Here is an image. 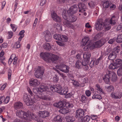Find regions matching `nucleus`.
I'll use <instances>...</instances> for the list:
<instances>
[{
    "instance_id": "6ab92c4d",
    "label": "nucleus",
    "mask_w": 122,
    "mask_h": 122,
    "mask_svg": "<svg viewBox=\"0 0 122 122\" xmlns=\"http://www.w3.org/2000/svg\"><path fill=\"white\" fill-rule=\"evenodd\" d=\"M39 116L42 118H45L49 115V112L47 111H40L38 112Z\"/></svg>"
},
{
    "instance_id": "a19ab883",
    "label": "nucleus",
    "mask_w": 122,
    "mask_h": 122,
    "mask_svg": "<svg viewBox=\"0 0 122 122\" xmlns=\"http://www.w3.org/2000/svg\"><path fill=\"white\" fill-rule=\"evenodd\" d=\"M117 73L119 76H122V66H120L117 70Z\"/></svg>"
},
{
    "instance_id": "7c9ffc66",
    "label": "nucleus",
    "mask_w": 122,
    "mask_h": 122,
    "mask_svg": "<svg viewBox=\"0 0 122 122\" xmlns=\"http://www.w3.org/2000/svg\"><path fill=\"white\" fill-rule=\"evenodd\" d=\"M110 78V75L109 74H107V72L106 74L105 75L103 78V79L105 82H109Z\"/></svg>"
},
{
    "instance_id": "9d476101",
    "label": "nucleus",
    "mask_w": 122,
    "mask_h": 122,
    "mask_svg": "<svg viewBox=\"0 0 122 122\" xmlns=\"http://www.w3.org/2000/svg\"><path fill=\"white\" fill-rule=\"evenodd\" d=\"M104 23L103 20L102 19H98L95 23L96 29L98 31H100L103 29Z\"/></svg>"
},
{
    "instance_id": "37998d69",
    "label": "nucleus",
    "mask_w": 122,
    "mask_h": 122,
    "mask_svg": "<svg viewBox=\"0 0 122 122\" xmlns=\"http://www.w3.org/2000/svg\"><path fill=\"white\" fill-rule=\"evenodd\" d=\"M93 99H97L99 100L102 99V97L100 95L96 94L93 95L92 97Z\"/></svg>"
},
{
    "instance_id": "f3484780",
    "label": "nucleus",
    "mask_w": 122,
    "mask_h": 122,
    "mask_svg": "<svg viewBox=\"0 0 122 122\" xmlns=\"http://www.w3.org/2000/svg\"><path fill=\"white\" fill-rule=\"evenodd\" d=\"M107 73L109 74L110 79L112 81H115L117 80V75L114 72L108 71H107Z\"/></svg>"
},
{
    "instance_id": "f03ea898",
    "label": "nucleus",
    "mask_w": 122,
    "mask_h": 122,
    "mask_svg": "<svg viewBox=\"0 0 122 122\" xmlns=\"http://www.w3.org/2000/svg\"><path fill=\"white\" fill-rule=\"evenodd\" d=\"M18 113L20 114H23V117H22V118L28 121L30 120V119L35 120L38 122H43V119L42 118H37L36 115H34L33 113L29 111H28L27 112H25L22 111L18 112Z\"/></svg>"
},
{
    "instance_id": "c03bdc74",
    "label": "nucleus",
    "mask_w": 122,
    "mask_h": 122,
    "mask_svg": "<svg viewBox=\"0 0 122 122\" xmlns=\"http://www.w3.org/2000/svg\"><path fill=\"white\" fill-rule=\"evenodd\" d=\"M54 27L56 28V29L59 30H62L61 26L59 24L57 23L55 24Z\"/></svg>"
},
{
    "instance_id": "2eb2a0df",
    "label": "nucleus",
    "mask_w": 122,
    "mask_h": 122,
    "mask_svg": "<svg viewBox=\"0 0 122 122\" xmlns=\"http://www.w3.org/2000/svg\"><path fill=\"white\" fill-rule=\"evenodd\" d=\"M61 85L57 84L56 85L51 86L50 87V89L53 92H56L59 93L61 90Z\"/></svg>"
},
{
    "instance_id": "a878e982",
    "label": "nucleus",
    "mask_w": 122,
    "mask_h": 122,
    "mask_svg": "<svg viewBox=\"0 0 122 122\" xmlns=\"http://www.w3.org/2000/svg\"><path fill=\"white\" fill-rule=\"evenodd\" d=\"M91 56V53L89 52H86L84 53L83 57L84 59L90 60Z\"/></svg>"
},
{
    "instance_id": "c85d7f7f",
    "label": "nucleus",
    "mask_w": 122,
    "mask_h": 122,
    "mask_svg": "<svg viewBox=\"0 0 122 122\" xmlns=\"http://www.w3.org/2000/svg\"><path fill=\"white\" fill-rule=\"evenodd\" d=\"M117 55L114 52H112L110 53L108 56V57L109 60H112L115 58L116 57Z\"/></svg>"
},
{
    "instance_id": "412c9836",
    "label": "nucleus",
    "mask_w": 122,
    "mask_h": 122,
    "mask_svg": "<svg viewBox=\"0 0 122 122\" xmlns=\"http://www.w3.org/2000/svg\"><path fill=\"white\" fill-rule=\"evenodd\" d=\"M24 101L27 106L31 105L32 103L30 102L29 100L28 95L26 93H25L23 96Z\"/></svg>"
},
{
    "instance_id": "39448f33",
    "label": "nucleus",
    "mask_w": 122,
    "mask_h": 122,
    "mask_svg": "<svg viewBox=\"0 0 122 122\" xmlns=\"http://www.w3.org/2000/svg\"><path fill=\"white\" fill-rule=\"evenodd\" d=\"M53 106L55 107H73V105L71 103L65 102L63 101H61L58 103L54 104Z\"/></svg>"
},
{
    "instance_id": "de8ad7c7",
    "label": "nucleus",
    "mask_w": 122,
    "mask_h": 122,
    "mask_svg": "<svg viewBox=\"0 0 122 122\" xmlns=\"http://www.w3.org/2000/svg\"><path fill=\"white\" fill-rule=\"evenodd\" d=\"M15 56H16V55L15 54H13L11 55L10 58L8 62L10 64L13 61V58Z\"/></svg>"
},
{
    "instance_id": "49530a36",
    "label": "nucleus",
    "mask_w": 122,
    "mask_h": 122,
    "mask_svg": "<svg viewBox=\"0 0 122 122\" xmlns=\"http://www.w3.org/2000/svg\"><path fill=\"white\" fill-rule=\"evenodd\" d=\"M88 5L90 7L93 8L95 6V3L94 2L91 1L88 3Z\"/></svg>"
},
{
    "instance_id": "4468645a",
    "label": "nucleus",
    "mask_w": 122,
    "mask_h": 122,
    "mask_svg": "<svg viewBox=\"0 0 122 122\" xmlns=\"http://www.w3.org/2000/svg\"><path fill=\"white\" fill-rule=\"evenodd\" d=\"M106 42L104 39H102L94 43L93 44V46L95 48L100 47L103 45Z\"/></svg>"
},
{
    "instance_id": "f8f14e48",
    "label": "nucleus",
    "mask_w": 122,
    "mask_h": 122,
    "mask_svg": "<svg viewBox=\"0 0 122 122\" xmlns=\"http://www.w3.org/2000/svg\"><path fill=\"white\" fill-rule=\"evenodd\" d=\"M43 35L46 42H50L51 41L52 36L49 31L47 30L44 31L43 32Z\"/></svg>"
},
{
    "instance_id": "aec40b11",
    "label": "nucleus",
    "mask_w": 122,
    "mask_h": 122,
    "mask_svg": "<svg viewBox=\"0 0 122 122\" xmlns=\"http://www.w3.org/2000/svg\"><path fill=\"white\" fill-rule=\"evenodd\" d=\"M30 86H35L38 85L40 82L37 79H32L29 82Z\"/></svg>"
},
{
    "instance_id": "f257e3e1",
    "label": "nucleus",
    "mask_w": 122,
    "mask_h": 122,
    "mask_svg": "<svg viewBox=\"0 0 122 122\" xmlns=\"http://www.w3.org/2000/svg\"><path fill=\"white\" fill-rule=\"evenodd\" d=\"M62 15L63 17L65 20L63 22L64 25L68 28H71L73 29L74 26L71 24V22H73L76 21V17H74V15H73L67 17L66 11L64 9L62 13Z\"/></svg>"
},
{
    "instance_id": "2f4dec72",
    "label": "nucleus",
    "mask_w": 122,
    "mask_h": 122,
    "mask_svg": "<svg viewBox=\"0 0 122 122\" xmlns=\"http://www.w3.org/2000/svg\"><path fill=\"white\" fill-rule=\"evenodd\" d=\"M78 6L79 9H80L79 12H83L85 11L84 9L85 8V6L84 4H79L78 5Z\"/></svg>"
},
{
    "instance_id": "cd10ccee",
    "label": "nucleus",
    "mask_w": 122,
    "mask_h": 122,
    "mask_svg": "<svg viewBox=\"0 0 122 122\" xmlns=\"http://www.w3.org/2000/svg\"><path fill=\"white\" fill-rule=\"evenodd\" d=\"M105 88L107 91L109 92L113 91L114 90V87L112 85L106 86Z\"/></svg>"
},
{
    "instance_id": "1a4fd4ad",
    "label": "nucleus",
    "mask_w": 122,
    "mask_h": 122,
    "mask_svg": "<svg viewBox=\"0 0 122 122\" xmlns=\"http://www.w3.org/2000/svg\"><path fill=\"white\" fill-rule=\"evenodd\" d=\"M44 72V68L43 67L39 66L38 68L34 73L35 76L37 78H40L43 76Z\"/></svg>"
},
{
    "instance_id": "79ce46f5",
    "label": "nucleus",
    "mask_w": 122,
    "mask_h": 122,
    "mask_svg": "<svg viewBox=\"0 0 122 122\" xmlns=\"http://www.w3.org/2000/svg\"><path fill=\"white\" fill-rule=\"evenodd\" d=\"M15 107H22L23 106V103L20 102L15 103L14 104Z\"/></svg>"
},
{
    "instance_id": "774afa93",
    "label": "nucleus",
    "mask_w": 122,
    "mask_h": 122,
    "mask_svg": "<svg viewBox=\"0 0 122 122\" xmlns=\"http://www.w3.org/2000/svg\"><path fill=\"white\" fill-rule=\"evenodd\" d=\"M115 39L114 38L110 39L108 41V43L110 44H112L115 41Z\"/></svg>"
},
{
    "instance_id": "c9c22d12",
    "label": "nucleus",
    "mask_w": 122,
    "mask_h": 122,
    "mask_svg": "<svg viewBox=\"0 0 122 122\" xmlns=\"http://www.w3.org/2000/svg\"><path fill=\"white\" fill-rule=\"evenodd\" d=\"M96 89L100 93H103V90L100 86L98 84H97L96 85Z\"/></svg>"
},
{
    "instance_id": "72a5a7b5",
    "label": "nucleus",
    "mask_w": 122,
    "mask_h": 122,
    "mask_svg": "<svg viewBox=\"0 0 122 122\" xmlns=\"http://www.w3.org/2000/svg\"><path fill=\"white\" fill-rule=\"evenodd\" d=\"M118 68V66H117L114 63H111L109 66V68L110 69L113 70Z\"/></svg>"
},
{
    "instance_id": "dca6fc26",
    "label": "nucleus",
    "mask_w": 122,
    "mask_h": 122,
    "mask_svg": "<svg viewBox=\"0 0 122 122\" xmlns=\"http://www.w3.org/2000/svg\"><path fill=\"white\" fill-rule=\"evenodd\" d=\"M58 69L62 71L65 73H68L69 67L64 64H61L58 66Z\"/></svg>"
},
{
    "instance_id": "5fc2aeb1",
    "label": "nucleus",
    "mask_w": 122,
    "mask_h": 122,
    "mask_svg": "<svg viewBox=\"0 0 122 122\" xmlns=\"http://www.w3.org/2000/svg\"><path fill=\"white\" fill-rule=\"evenodd\" d=\"M38 90H39V88L34 89L33 90V92L38 95L39 94H40L41 93L40 92V91H39Z\"/></svg>"
},
{
    "instance_id": "0eeeda50",
    "label": "nucleus",
    "mask_w": 122,
    "mask_h": 122,
    "mask_svg": "<svg viewBox=\"0 0 122 122\" xmlns=\"http://www.w3.org/2000/svg\"><path fill=\"white\" fill-rule=\"evenodd\" d=\"M34 97V98L33 99L31 97V101L32 102H35L36 100L37 101H39L41 99L46 100H49V97L48 96L44 95L43 94H41L39 96L36 95H35Z\"/></svg>"
},
{
    "instance_id": "0e129e2a",
    "label": "nucleus",
    "mask_w": 122,
    "mask_h": 122,
    "mask_svg": "<svg viewBox=\"0 0 122 122\" xmlns=\"http://www.w3.org/2000/svg\"><path fill=\"white\" fill-rule=\"evenodd\" d=\"M95 61V59H94L93 60H92L91 61L90 64V66L91 67H92L93 66L94 64Z\"/></svg>"
},
{
    "instance_id": "6e6d98bb",
    "label": "nucleus",
    "mask_w": 122,
    "mask_h": 122,
    "mask_svg": "<svg viewBox=\"0 0 122 122\" xmlns=\"http://www.w3.org/2000/svg\"><path fill=\"white\" fill-rule=\"evenodd\" d=\"M5 100V97L2 96L0 97V104L2 103H4V101Z\"/></svg>"
},
{
    "instance_id": "4c0bfd02",
    "label": "nucleus",
    "mask_w": 122,
    "mask_h": 122,
    "mask_svg": "<svg viewBox=\"0 0 122 122\" xmlns=\"http://www.w3.org/2000/svg\"><path fill=\"white\" fill-rule=\"evenodd\" d=\"M110 2L109 1H107L103 2V5L104 8H107L109 6Z\"/></svg>"
},
{
    "instance_id": "bf43d9fd",
    "label": "nucleus",
    "mask_w": 122,
    "mask_h": 122,
    "mask_svg": "<svg viewBox=\"0 0 122 122\" xmlns=\"http://www.w3.org/2000/svg\"><path fill=\"white\" fill-rule=\"evenodd\" d=\"M46 0H41L40 5L41 6H43L46 3Z\"/></svg>"
},
{
    "instance_id": "58836bf2",
    "label": "nucleus",
    "mask_w": 122,
    "mask_h": 122,
    "mask_svg": "<svg viewBox=\"0 0 122 122\" xmlns=\"http://www.w3.org/2000/svg\"><path fill=\"white\" fill-rule=\"evenodd\" d=\"M116 41L118 43L122 42V34L119 35Z\"/></svg>"
},
{
    "instance_id": "3c124183",
    "label": "nucleus",
    "mask_w": 122,
    "mask_h": 122,
    "mask_svg": "<svg viewBox=\"0 0 122 122\" xmlns=\"http://www.w3.org/2000/svg\"><path fill=\"white\" fill-rule=\"evenodd\" d=\"M103 59V56H101L97 59L95 62V64L96 65H97L99 62H100L101 60Z\"/></svg>"
},
{
    "instance_id": "ddd939ff",
    "label": "nucleus",
    "mask_w": 122,
    "mask_h": 122,
    "mask_svg": "<svg viewBox=\"0 0 122 122\" xmlns=\"http://www.w3.org/2000/svg\"><path fill=\"white\" fill-rule=\"evenodd\" d=\"M122 96V92L120 91L112 92L111 94V97L115 99L120 98Z\"/></svg>"
},
{
    "instance_id": "7ed1b4c3",
    "label": "nucleus",
    "mask_w": 122,
    "mask_h": 122,
    "mask_svg": "<svg viewBox=\"0 0 122 122\" xmlns=\"http://www.w3.org/2000/svg\"><path fill=\"white\" fill-rule=\"evenodd\" d=\"M41 57L46 61L49 62L50 61H54L57 60L59 56L52 53L46 52L42 53L40 54Z\"/></svg>"
},
{
    "instance_id": "a18cd8bd",
    "label": "nucleus",
    "mask_w": 122,
    "mask_h": 122,
    "mask_svg": "<svg viewBox=\"0 0 122 122\" xmlns=\"http://www.w3.org/2000/svg\"><path fill=\"white\" fill-rule=\"evenodd\" d=\"M83 119V121H84V122H88L89 121L90 119V116L87 115L85 116Z\"/></svg>"
},
{
    "instance_id": "4be33fe9",
    "label": "nucleus",
    "mask_w": 122,
    "mask_h": 122,
    "mask_svg": "<svg viewBox=\"0 0 122 122\" xmlns=\"http://www.w3.org/2000/svg\"><path fill=\"white\" fill-rule=\"evenodd\" d=\"M50 89V88H49L46 86V85H44V84H43L40 86L38 90L39 91H40V92L41 93L42 92L49 91V89Z\"/></svg>"
},
{
    "instance_id": "864d4df0",
    "label": "nucleus",
    "mask_w": 122,
    "mask_h": 122,
    "mask_svg": "<svg viewBox=\"0 0 122 122\" xmlns=\"http://www.w3.org/2000/svg\"><path fill=\"white\" fill-rule=\"evenodd\" d=\"M109 6L111 10H114L116 7L115 5L112 4L111 3H110Z\"/></svg>"
},
{
    "instance_id": "338daca9",
    "label": "nucleus",
    "mask_w": 122,
    "mask_h": 122,
    "mask_svg": "<svg viewBox=\"0 0 122 122\" xmlns=\"http://www.w3.org/2000/svg\"><path fill=\"white\" fill-rule=\"evenodd\" d=\"M9 38H11L13 35V33L12 31H9L8 32Z\"/></svg>"
},
{
    "instance_id": "69168bd1",
    "label": "nucleus",
    "mask_w": 122,
    "mask_h": 122,
    "mask_svg": "<svg viewBox=\"0 0 122 122\" xmlns=\"http://www.w3.org/2000/svg\"><path fill=\"white\" fill-rule=\"evenodd\" d=\"M15 45L16 46L17 48H19L20 46V43L19 41H17L15 44Z\"/></svg>"
},
{
    "instance_id": "473e14b6",
    "label": "nucleus",
    "mask_w": 122,
    "mask_h": 122,
    "mask_svg": "<svg viewBox=\"0 0 122 122\" xmlns=\"http://www.w3.org/2000/svg\"><path fill=\"white\" fill-rule=\"evenodd\" d=\"M117 66H118V67L120 66H122V61L120 59H118L116 60L114 63Z\"/></svg>"
},
{
    "instance_id": "ea45409f",
    "label": "nucleus",
    "mask_w": 122,
    "mask_h": 122,
    "mask_svg": "<svg viewBox=\"0 0 122 122\" xmlns=\"http://www.w3.org/2000/svg\"><path fill=\"white\" fill-rule=\"evenodd\" d=\"M119 51L120 47L118 46H117L113 49L112 52H115V53L117 55V53H119Z\"/></svg>"
},
{
    "instance_id": "b1692460",
    "label": "nucleus",
    "mask_w": 122,
    "mask_h": 122,
    "mask_svg": "<svg viewBox=\"0 0 122 122\" xmlns=\"http://www.w3.org/2000/svg\"><path fill=\"white\" fill-rule=\"evenodd\" d=\"M59 38V41L62 42H66L68 39V37L67 36L62 34H60Z\"/></svg>"
},
{
    "instance_id": "6e6552de",
    "label": "nucleus",
    "mask_w": 122,
    "mask_h": 122,
    "mask_svg": "<svg viewBox=\"0 0 122 122\" xmlns=\"http://www.w3.org/2000/svg\"><path fill=\"white\" fill-rule=\"evenodd\" d=\"M82 60L81 59H78L77 60V68H80L82 67V66L87 65L88 64L90 60L84 59V61L82 62Z\"/></svg>"
},
{
    "instance_id": "603ef678",
    "label": "nucleus",
    "mask_w": 122,
    "mask_h": 122,
    "mask_svg": "<svg viewBox=\"0 0 122 122\" xmlns=\"http://www.w3.org/2000/svg\"><path fill=\"white\" fill-rule=\"evenodd\" d=\"M60 34H55L53 36V38L56 40H58V41H59L60 39Z\"/></svg>"
},
{
    "instance_id": "a211bd4d",
    "label": "nucleus",
    "mask_w": 122,
    "mask_h": 122,
    "mask_svg": "<svg viewBox=\"0 0 122 122\" xmlns=\"http://www.w3.org/2000/svg\"><path fill=\"white\" fill-rule=\"evenodd\" d=\"M51 17L54 21L58 22H60L61 21V18L58 16L54 11H52L51 13Z\"/></svg>"
},
{
    "instance_id": "13d9d810",
    "label": "nucleus",
    "mask_w": 122,
    "mask_h": 122,
    "mask_svg": "<svg viewBox=\"0 0 122 122\" xmlns=\"http://www.w3.org/2000/svg\"><path fill=\"white\" fill-rule=\"evenodd\" d=\"M10 98L9 96H7L6 98H5V100L4 101V103H7L9 101Z\"/></svg>"
},
{
    "instance_id": "5701e85b",
    "label": "nucleus",
    "mask_w": 122,
    "mask_h": 122,
    "mask_svg": "<svg viewBox=\"0 0 122 122\" xmlns=\"http://www.w3.org/2000/svg\"><path fill=\"white\" fill-rule=\"evenodd\" d=\"M62 108L60 109L59 112L63 114H66L69 112V109L68 107H61Z\"/></svg>"
},
{
    "instance_id": "c756f323",
    "label": "nucleus",
    "mask_w": 122,
    "mask_h": 122,
    "mask_svg": "<svg viewBox=\"0 0 122 122\" xmlns=\"http://www.w3.org/2000/svg\"><path fill=\"white\" fill-rule=\"evenodd\" d=\"M68 90L67 87H65L62 90H61L59 94L61 95H65L68 92Z\"/></svg>"
},
{
    "instance_id": "bb28decb",
    "label": "nucleus",
    "mask_w": 122,
    "mask_h": 122,
    "mask_svg": "<svg viewBox=\"0 0 122 122\" xmlns=\"http://www.w3.org/2000/svg\"><path fill=\"white\" fill-rule=\"evenodd\" d=\"M43 47L44 49L47 51L50 50L51 48V46L49 43L46 42L43 44Z\"/></svg>"
},
{
    "instance_id": "e433bc0d",
    "label": "nucleus",
    "mask_w": 122,
    "mask_h": 122,
    "mask_svg": "<svg viewBox=\"0 0 122 122\" xmlns=\"http://www.w3.org/2000/svg\"><path fill=\"white\" fill-rule=\"evenodd\" d=\"M54 120L56 122H61L62 120L61 117L60 116H56L54 118Z\"/></svg>"
},
{
    "instance_id": "680f3d73",
    "label": "nucleus",
    "mask_w": 122,
    "mask_h": 122,
    "mask_svg": "<svg viewBox=\"0 0 122 122\" xmlns=\"http://www.w3.org/2000/svg\"><path fill=\"white\" fill-rule=\"evenodd\" d=\"M17 59L18 58L17 57L15 56L14 57V58H13V64L14 65H15L16 64Z\"/></svg>"
},
{
    "instance_id": "393cba45",
    "label": "nucleus",
    "mask_w": 122,
    "mask_h": 122,
    "mask_svg": "<svg viewBox=\"0 0 122 122\" xmlns=\"http://www.w3.org/2000/svg\"><path fill=\"white\" fill-rule=\"evenodd\" d=\"M84 114V112L81 109L77 110V116L78 117H83Z\"/></svg>"
},
{
    "instance_id": "423d86ee",
    "label": "nucleus",
    "mask_w": 122,
    "mask_h": 122,
    "mask_svg": "<svg viewBox=\"0 0 122 122\" xmlns=\"http://www.w3.org/2000/svg\"><path fill=\"white\" fill-rule=\"evenodd\" d=\"M89 38L87 36H85L83 38L81 43V44L83 46H85L83 48L84 50H88L90 48Z\"/></svg>"
},
{
    "instance_id": "f704fd0d",
    "label": "nucleus",
    "mask_w": 122,
    "mask_h": 122,
    "mask_svg": "<svg viewBox=\"0 0 122 122\" xmlns=\"http://www.w3.org/2000/svg\"><path fill=\"white\" fill-rule=\"evenodd\" d=\"M66 120L67 122H72L74 120V119L73 117L68 116L66 117Z\"/></svg>"
},
{
    "instance_id": "e2e57ef3",
    "label": "nucleus",
    "mask_w": 122,
    "mask_h": 122,
    "mask_svg": "<svg viewBox=\"0 0 122 122\" xmlns=\"http://www.w3.org/2000/svg\"><path fill=\"white\" fill-rule=\"evenodd\" d=\"M85 93L86 96L88 97H89L91 96V93L89 90H86Z\"/></svg>"
},
{
    "instance_id": "9b49d317",
    "label": "nucleus",
    "mask_w": 122,
    "mask_h": 122,
    "mask_svg": "<svg viewBox=\"0 0 122 122\" xmlns=\"http://www.w3.org/2000/svg\"><path fill=\"white\" fill-rule=\"evenodd\" d=\"M76 5H73L67 11L66 13V15L68 17L72 15L75 13H76Z\"/></svg>"
},
{
    "instance_id": "052dcab7",
    "label": "nucleus",
    "mask_w": 122,
    "mask_h": 122,
    "mask_svg": "<svg viewBox=\"0 0 122 122\" xmlns=\"http://www.w3.org/2000/svg\"><path fill=\"white\" fill-rule=\"evenodd\" d=\"M27 89L28 92L30 95V96H32L33 95V93L30 89L28 87H27Z\"/></svg>"
},
{
    "instance_id": "8fccbe9b",
    "label": "nucleus",
    "mask_w": 122,
    "mask_h": 122,
    "mask_svg": "<svg viewBox=\"0 0 122 122\" xmlns=\"http://www.w3.org/2000/svg\"><path fill=\"white\" fill-rule=\"evenodd\" d=\"M10 26L12 28L13 31H15L17 29V27L16 25L14 24H10Z\"/></svg>"
},
{
    "instance_id": "09e8293b",
    "label": "nucleus",
    "mask_w": 122,
    "mask_h": 122,
    "mask_svg": "<svg viewBox=\"0 0 122 122\" xmlns=\"http://www.w3.org/2000/svg\"><path fill=\"white\" fill-rule=\"evenodd\" d=\"M12 71L11 69H9L8 71V79L9 80L11 79Z\"/></svg>"
},
{
    "instance_id": "20e7f679",
    "label": "nucleus",
    "mask_w": 122,
    "mask_h": 122,
    "mask_svg": "<svg viewBox=\"0 0 122 122\" xmlns=\"http://www.w3.org/2000/svg\"><path fill=\"white\" fill-rule=\"evenodd\" d=\"M116 18L115 16H113L109 21V22L105 23L103 27L106 30H109L111 28V25H113L115 24Z\"/></svg>"
},
{
    "instance_id": "4d7b16f0",
    "label": "nucleus",
    "mask_w": 122,
    "mask_h": 122,
    "mask_svg": "<svg viewBox=\"0 0 122 122\" xmlns=\"http://www.w3.org/2000/svg\"><path fill=\"white\" fill-rule=\"evenodd\" d=\"M83 119L82 117H77V122H83Z\"/></svg>"
}]
</instances>
